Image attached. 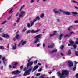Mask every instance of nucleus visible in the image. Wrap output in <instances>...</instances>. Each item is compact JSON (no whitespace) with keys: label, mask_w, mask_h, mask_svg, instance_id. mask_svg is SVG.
<instances>
[{"label":"nucleus","mask_w":78,"mask_h":78,"mask_svg":"<svg viewBox=\"0 0 78 78\" xmlns=\"http://www.w3.org/2000/svg\"><path fill=\"white\" fill-rule=\"evenodd\" d=\"M33 64V63L32 62H30L27 64V68H28V67H29H29V69L26 71L24 73V76H26L27 75H29L30 74V72H31V70H32V69H33V67L31 66H32Z\"/></svg>","instance_id":"1"},{"label":"nucleus","mask_w":78,"mask_h":78,"mask_svg":"<svg viewBox=\"0 0 78 78\" xmlns=\"http://www.w3.org/2000/svg\"><path fill=\"white\" fill-rule=\"evenodd\" d=\"M53 11L55 14H58V13H61V12H63V14H66V15H71V13H69V12L66 11L63 12V10L61 9H60L58 11V8H57L54 9Z\"/></svg>","instance_id":"2"},{"label":"nucleus","mask_w":78,"mask_h":78,"mask_svg":"<svg viewBox=\"0 0 78 78\" xmlns=\"http://www.w3.org/2000/svg\"><path fill=\"white\" fill-rule=\"evenodd\" d=\"M57 74L58 76H61L60 78H65L66 77V76L68 75V71L65 70L62 72V73L58 72Z\"/></svg>","instance_id":"3"},{"label":"nucleus","mask_w":78,"mask_h":78,"mask_svg":"<svg viewBox=\"0 0 78 78\" xmlns=\"http://www.w3.org/2000/svg\"><path fill=\"white\" fill-rule=\"evenodd\" d=\"M41 34H39L37 36H36L34 37V39H36L34 41V42H33V44H36L37 42H39V38L41 37Z\"/></svg>","instance_id":"4"},{"label":"nucleus","mask_w":78,"mask_h":78,"mask_svg":"<svg viewBox=\"0 0 78 78\" xmlns=\"http://www.w3.org/2000/svg\"><path fill=\"white\" fill-rule=\"evenodd\" d=\"M25 16V12L23 11H22L21 12L20 14L19 15V17L20 18L22 17H23Z\"/></svg>","instance_id":"5"},{"label":"nucleus","mask_w":78,"mask_h":78,"mask_svg":"<svg viewBox=\"0 0 78 78\" xmlns=\"http://www.w3.org/2000/svg\"><path fill=\"white\" fill-rule=\"evenodd\" d=\"M2 36L3 37H5V38H6V39H9L10 37L9 36L8 34H4Z\"/></svg>","instance_id":"6"},{"label":"nucleus","mask_w":78,"mask_h":78,"mask_svg":"<svg viewBox=\"0 0 78 78\" xmlns=\"http://www.w3.org/2000/svg\"><path fill=\"white\" fill-rule=\"evenodd\" d=\"M21 72L20 71H19V70L14 71L12 73V74H15V75H17V74H19Z\"/></svg>","instance_id":"7"},{"label":"nucleus","mask_w":78,"mask_h":78,"mask_svg":"<svg viewBox=\"0 0 78 78\" xmlns=\"http://www.w3.org/2000/svg\"><path fill=\"white\" fill-rule=\"evenodd\" d=\"M68 66L70 67H71L72 66H73V63L72 62V61L69 60L68 61Z\"/></svg>","instance_id":"8"},{"label":"nucleus","mask_w":78,"mask_h":78,"mask_svg":"<svg viewBox=\"0 0 78 78\" xmlns=\"http://www.w3.org/2000/svg\"><path fill=\"white\" fill-rule=\"evenodd\" d=\"M69 43L71 44H68V46H70V45L71 46H73V45H74L75 44V43L71 40L69 41Z\"/></svg>","instance_id":"9"},{"label":"nucleus","mask_w":78,"mask_h":78,"mask_svg":"<svg viewBox=\"0 0 78 78\" xmlns=\"http://www.w3.org/2000/svg\"><path fill=\"white\" fill-rule=\"evenodd\" d=\"M38 67L39 66H38V65H36L32 69V72H34V71H35L36 70H37V69H38Z\"/></svg>","instance_id":"10"},{"label":"nucleus","mask_w":78,"mask_h":78,"mask_svg":"<svg viewBox=\"0 0 78 78\" xmlns=\"http://www.w3.org/2000/svg\"><path fill=\"white\" fill-rule=\"evenodd\" d=\"M36 21H37V20L34 19L33 21L30 22L31 23V24L30 25L31 27L34 25V22H36Z\"/></svg>","instance_id":"11"},{"label":"nucleus","mask_w":78,"mask_h":78,"mask_svg":"<svg viewBox=\"0 0 78 78\" xmlns=\"http://www.w3.org/2000/svg\"><path fill=\"white\" fill-rule=\"evenodd\" d=\"M39 31V30H37L36 31H34L33 30H30V33H37Z\"/></svg>","instance_id":"12"},{"label":"nucleus","mask_w":78,"mask_h":78,"mask_svg":"<svg viewBox=\"0 0 78 78\" xmlns=\"http://www.w3.org/2000/svg\"><path fill=\"white\" fill-rule=\"evenodd\" d=\"M17 47V44H16V43H15V45H13L12 47V49L13 50H15L16 48Z\"/></svg>","instance_id":"13"},{"label":"nucleus","mask_w":78,"mask_h":78,"mask_svg":"<svg viewBox=\"0 0 78 78\" xmlns=\"http://www.w3.org/2000/svg\"><path fill=\"white\" fill-rule=\"evenodd\" d=\"M56 52H57V49H55V50H53L52 51H50V53H55Z\"/></svg>","instance_id":"14"},{"label":"nucleus","mask_w":78,"mask_h":78,"mask_svg":"<svg viewBox=\"0 0 78 78\" xmlns=\"http://www.w3.org/2000/svg\"><path fill=\"white\" fill-rule=\"evenodd\" d=\"M26 43H27L26 41H24L23 42L22 41V42H21V45H25Z\"/></svg>","instance_id":"15"},{"label":"nucleus","mask_w":78,"mask_h":78,"mask_svg":"<svg viewBox=\"0 0 78 78\" xmlns=\"http://www.w3.org/2000/svg\"><path fill=\"white\" fill-rule=\"evenodd\" d=\"M54 46V44H53L52 45H49L48 46V48H53Z\"/></svg>","instance_id":"16"},{"label":"nucleus","mask_w":78,"mask_h":78,"mask_svg":"<svg viewBox=\"0 0 78 78\" xmlns=\"http://www.w3.org/2000/svg\"><path fill=\"white\" fill-rule=\"evenodd\" d=\"M35 20H39L41 19L38 16H37L35 18Z\"/></svg>","instance_id":"17"},{"label":"nucleus","mask_w":78,"mask_h":78,"mask_svg":"<svg viewBox=\"0 0 78 78\" xmlns=\"http://www.w3.org/2000/svg\"><path fill=\"white\" fill-rule=\"evenodd\" d=\"M62 36H63V34H61L59 36V40H61V39H62Z\"/></svg>","instance_id":"18"},{"label":"nucleus","mask_w":78,"mask_h":78,"mask_svg":"<svg viewBox=\"0 0 78 78\" xmlns=\"http://www.w3.org/2000/svg\"><path fill=\"white\" fill-rule=\"evenodd\" d=\"M72 53H71V50H69L68 51V55H70Z\"/></svg>","instance_id":"19"},{"label":"nucleus","mask_w":78,"mask_h":78,"mask_svg":"<svg viewBox=\"0 0 78 78\" xmlns=\"http://www.w3.org/2000/svg\"><path fill=\"white\" fill-rule=\"evenodd\" d=\"M23 40H22L19 43V44L18 45V47H20V45H21V44H22V42H23Z\"/></svg>","instance_id":"20"},{"label":"nucleus","mask_w":78,"mask_h":78,"mask_svg":"<svg viewBox=\"0 0 78 78\" xmlns=\"http://www.w3.org/2000/svg\"><path fill=\"white\" fill-rule=\"evenodd\" d=\"M72 14H74L75 15H77L78 14V13L75 12H71Z\"/></svg>","instance_id":"21"},{"label":"nucleus","mask_w":78,"mask_h":78,"mask_svg":"<svg viewBox=\"0 0 78 78\" xmlns=\"http://www.w3.org/2000/svg\"><path fill=\"white\" fill-rule=\"evenodd\" d=\"M19 34H17L16 35V36H15V37L16 38V39L18 40V39H19Z\"/></svg>","instance_id":"22"},{"label":"nucleus","mask_w":78,"mask_h":78,"mask_svg":"<svg viewBox=\"0 0 78 78\" xmlns=\"http://www.w3.org/2000/svg\"><path fill=\"white\" fill-rule=\"evenodd\" d=\"M27 27L28 28H30L31 26V25H30V24L29 23H28L27 24Z\"/></svg>","instance_id":"23"},{"label":"nucleus","mask_w":78,"mask_h":78,"mask_svg":"<svg viewBox=\"0 0 78 78\" xmlns=\"http://www.w3.org/2000/svg\"><path fill=\"white\" fill-rule=\"evenodd\" d=\"M44 14H42L40 15L41 18H42L44 17Z\"/></svg>","instance_id":"24"},{"label":"nucleus","mask_w":78,"mask_h":78,"mask_svg":"<svg viewBox=\"0 0 78 78\" xmlns=\"http://www.w3.org/2000/svg\"><path fill=\"white\" fill-rule=\"evenodd\" d=\"M67 36H68V37H70V35H69L68 34L65 35L64 37H65V38L66 37H67Z\"/></svg>","instance_id":"25"},{"label":"nucleus","mask_w":78,"mask_h":78,"mask_svg":"<svg viewBox=\"0 0 78 78\" xmlns=\"http://www.w3.org/2000/svg\"><path fill=\"white\" fill-rule=\"evenodd\" d=\"M74 48L76 49V47L77 46L76 45V44H73V45Z\"/></svg>","instance_id":"26"},{"label":"nucleus","mask_w":78,"mask_h":78,"mask_svg":"<svg viewBox=\"0 0 78 78\" xmlns=\"http://www.w3.org/2000/svg\"><path fill=\"white\" fill-rule=\"evenodd\" d=\"M55 35H56V34L55 33L53 34H51L50 35V36H51V37L52 36H53Z\"/></svg>","instance_id":"27"},{"label":"nucleus","mask_w":78,"mask_h":78,"mask_svg":"<svg viewBox=\"0 0 78 78\" xmlns=\"http://www.w3.org/2000/svg\"><path fill=\"white\" fill-rule=\"evenodd\" d=\"M18 64V63H17V62H15V64H14L13 66H17V65Z\"/></svg>","instance_id":"28"},{"label":"nucleus","mask_w":78,"mask_h":78,"mask_svg":"<svg viewBox=\"0 0 78 78\" xmlns=\"http://www.w3.org/2000/svg\"><path fill=\"white\" fill-rule=\"evenodd\" d=\"M74 62H75V64H74V66H76V65L77 64H78V62H76L75 61H74Z\"/></svg>","instance_id":"29"},{"label":"nucleus","mask_w":78,"mask_h":78,"mask_svg":"<svg viewBox=\"0 0 78 78\" xmlns=\"http://www.w3.org/2000/svg\"><path fill=\"white\" fill-rule=\"evenodd\" d=\"M42 70V68L41 67L39 69L38 71V72H41Z\"/></svg>","instance_id":"30"},{"label":"nucleus","mask_w":78,"mask_h":78,"mask_svg":"<svg viewBox=\"0 0 78 78\" xmlns=\"http://www.w3.org/2000/svg\"><path fill=\"white\" fill-rule=\"evenodd\" d=\"M7 21H5L3 22L1 24V25H3V24H5V23H6V22Z\"/></svg>","instance_id":"31"},{"label":"nucleus","mask_w":78,"mask_h":78,"mask_svg":"<svg viewBox=\"0 0 78 78\" xmlns=\"http://www.w3.org/2000/svg\"><path fill=\"white\" fill-rule=\"evenodd\" d=\"M75 55H76L77 56H78V51L75 52Z\"/></svg>","instance_id":"32"},{"label":"nucleus","mask_w":78,"mask_h":78,"mask_svg":"<svg viewBox=\"0 0 78 78\" xmlns=\"http://www.w3.org/2000/svg\"><path fill=\"white\" fill-rule=\"evenodd\" d=\"M12 9L11 10L9 11V13H12L13 11H12Z\"/></svg>","instance_id":"33"},{"label":"nucleus","mask_w":78,"mask_h":78,"mask_svg":"<svg viewBox=\"0 0 78 78\" xmlns=\"http://www.w3.org/2000/svg\"><path fill=\"white\" fill-rule=\"evenodd\" d=\"M4 48V47H3V46H0V49L2 50Z\"/></svg>","instance_id":"34"},{"label":"nucleus","mask_w":78,"mask_h":78,"mask_svg":"<svg viewBox=\"0 0 78 78\" xmlns=\"http://www.w3.org/2000/svg\"><path fill=\"white\" fill-rule=\"evenodd\" d=\"M15 62H12L11 64L12 65V66H14V64H15Z\"/></svg>","instance_id":"35"},{"label":"nucleus","mask_w":78,"mask_h":78,"mask_svg":"<svg viewBox=\"0 0 78 78\" xmlns=\"http://www.w3.org/2000/svg\"><path fill=\"white\" fill-rule=\"evenodd\" d=\"M20 20V18H18L17 20H16V22H19Z\"/></svg>","instance_id":"36"},{"label":"nucleus","mask_w":78,"mask_h":78,"mask_svg":"<svg viewBox=\"0 0 78 78\" xmlns=\"http://www.w3.org/2000/svg\"><path fill=\"white\" fill-rule=\"evenodd\" d=\"M31 33L30 30H28V31H27V34H28V33Z\"/></svg>","instance_id":"37"},{"label":"nucleus","mask_w":78,"mask_h":78,"mask_svg":"<svg viewBox=\"0 0 78 78\" xmlns=\"http://www.w3.org/2000/svg\"><path fill=\"white\" fill-rule=\"evenodd\" d=\"M74 68H73V71H75V70H76V66H74Z\"/></svg>","instance_id":"38"},{"label":"nucleus","mask_w":78,"mask_h":78,"mask_svg":"<svg viewBox=\"0 0 78 78\" xmlns=\"http://www.w3.org/2000/svg\"><path fill=\"white\" fill-rule=\"evenodd\" d=\"M29 67H28V68H27H27H25L24 69V71H26L27 70V69H29Z\"/></svg>","instance_id":"39"},{"label":"nucleus","mask_w":78,"mask_h":78,"mask_svg":"<svg viewBox=\"0 0 78 78\" xmlns=\"http://www.w3.org/2000/svg\"><path fill=\"white\" fill-rule=\"evenodd\" d=\"M23 66L22 65L20 67V70H22V68H23Z\"/></svg>","instance_id":"40"},{"label":"nucleus","mask_w":78,"mask_h":78,"mask_svg":"<svg viewBox=\"0 0 78 78\" xmlns=\"http://www.w3.org/2000/svg\"><path fill=\"white\" fill-rule=\"evenodd\" d=\"M75 44L78 45V41H76L75 43Z\"/></svg>","instance_id":"41"},{"label":"nucleus","mask_w":78,"mask_h":78,"mask_svg":"<svg viewBox=\"0 0 78 78\" xmlns=\"http://www.w3.org/2000/svg\"><path fill=\"white\" fill-rule=\"evenodd\" d=\"M37 60H36L34 61V63L35 64H37Z\"/></svg>","instance_id":"42"},{"label":"nucleus","mask_w":78,"mask_h":78,"mask_svg":"<svg viewBox=\"0 0 78 78\" xmlns=\"http://www.w3.org/2000/svg\"><path fill=\"white\" fill-rule=\"evenodd\" d=\"M41 75V74H40L39 73H37L36 74V76H39V75Z\"/></svg>","instance_id":"43"},{"label":"nucleus","mask_w":78,"mask_h":78,"mask_svg":"<svg viewBox=\"0 0 78 78\" xmlns=\"http://www.w3.org/2000/svg\"><path fill=\"white\" fill-rule=\"evenodd\" d=\"M41 45V44L38 43V44H37V47H39Z\"/></svg>","instance_id":"44"},{"label":"nucleus","mask_w":78,"mask_h":78,"mask_svg":"<svg viewBox=\"0 0 78 78\" xmlns=\"http://www.w3.org/2000/svg\"><path fill=\"white\" fill-rule=\"evenodd\" d=\"M26 31V29H23L22 31V33H23V32H25Z\"/></svg>","instance_id":"45"},{"label":"nucleus","mask_w":78,"mask_h":78,"mask_svg":"<svg viewBox=\"0 0 78 78\" xmlns=\"http://www.w3.org/2000/svg\"><path fill=\"white\" fill-rule=\"evenodd\" d=\"M63 48H64V46H63V45L61 46L60 47L61 49H63Z\"/></svg>","instance_id":"46"},{"label":"nucleus","mask_w":78,"mask_h":78,"mask_svg":"<svg viewBox=\"0 0 78 78\" xmlns=\"http://www.w3.org/2000/svg\"><path fill=\"white\" fill-rule=\"evenodd\" d=\"M60 55H61V56H64V54H63V53H60Z\"/></svg>","instance_id":"47"},{"label":"nucleus","mask_w":78,"mask_h":78,"mask_svg":"<svg viewBox=\"0 0 78 78\" xmlns=\"http://www.w3.org/2000/svg\"><path fill=\"white\" fill-rule=\"evenodd\" d=\"M41 78H44V75H43L41 76Z\"/></svg>","instance_id":"48"},{"label":"nucleus","mask_w":78,"mask_h":78,"mask_svg":"<svg viewBox=\"0 0 78 78\" xmlns=\"http://www.w3.org/2000/svg\"><path fill=\"white\" fill-rule=\"evenodd\" d=\"M74 23H78V20L74 21Z\"/></svg>","instance_id":"49"},{"label":"nucleus","mask_w":78,"mask_h":78,"mask_svg":"<svg viewBox=\"0 0 78 78\" xmlns=\"http://www.w3.org/2000/svg\"><path fill=\"white\" fill-rule=\"evenodd\" d=\"M5 57H4L3 58H2V61H4V60H5Z\"/></svg>","instance_id":"50"},{"label":"nucleus","mask_w":78,"mask_h":78,"mask_svg":"<svg viewBox=\"0 0 78 78\" xmlns=\"http://www.w3.org/2000/svg\"><path fill=\"white\" fill-rule=\"evenodd\" d=\"M76 78H78V74H77L76 75Z\"/></svg>","instance_id":"51"},{"label":"nucleus","mask_w":78,"mask_h":78,"mask_svg":"<svg viewBox=\"0 0 78 78\" xmlns=\"http://www.w3.org/2000/svg\"><path fill=\"white\" fill-rule=\"evenodd\" d=\"M3 61V63L4 64H5V62H6V61L4 60Z\"/></svg>","instance_id":"52"},{"label":"nucleus","mask_w":78,"mask_h":78,"mask_svg":"<svg viewBox=\"0 0 78 78\" xmlns=\"http://www.w3.org/2000/svg\"><path fill=\"white\" fill-rule=\"evenodd\" d=\"M45 67L46 68H48V65H46Z\"/></svg>","instance_id":"53"},{"label":"nucleus","mask_w":78,"mask_h":78,"mask_svg":"<svg viewBox=\"0 0 78 78\" xmlns=\"http://www.w3.org/2000/svg\"><path fill=\"white\" fill-rule=\"evenodd\" d=\"M23 7H24V6H23L22 7L20 10V11H21L22 10V8H23Z\"/></svg>","instance_id":"54"},{"label":"nucleus","mask_w":78,"mask_h":78,"mask_svg":"<svg viewBox=\"0 0 78 78\" xmlns=\"http://www.w3.org/2000/svg\"><path fill=\"white\" fill-rule=\"evenodd\" d=\"M68 30L69 31H70V27H69L68 29Z\"/></svg>","instance_id":"55"},{"label":"nucleus","mask_w":78,"mask_h":78,"mask_svg":"<svg viewBox=\"0 0 78 78\" xmlns=\"http://www.w3.org/2000/svg\"><path fill=\"white\" fill-rule=\"evenodd\" d=\"M45 43H44L43 44V47L44 48L45 47Z\"/></svg>","instance_id":"56"},{"label":"nucleus","mask_w":78,"mask_h":78,"mask_svg":"<svg viewBox=\"0 0 78 78\" xmlns=\"http://www.w3.org/2000/svg\"><path fill=\"white\" fill-rule=\"evenodd\" d=\"M70 34H74V32H70Z\"/></svg>","instance_id":"57"},{"label":"nucleus","mask_w":78,"mask_h":78,"mask_svg":"<svg viewBox=\"0 0 78 78\" xmlns=\"http://www.w3.org/2000/svg\"><path fill=\"white\" fill-rule=\"evenodd\" d=\"M34 2V0H31V3H33Z\"/></svg>","instance_id":"58"},{"label":"nucleus","mask_w":78,"mask_h":78,"mask_svg":"<svg viewBox=\"0 0 78 78\" xmlns=\"http://www.w3.org/2000/svg\"><path fill=\"white\" fill-rule=\"evenodd\" d=\"M0 41H3V38L0 37Z\"/></svg>","instance_id":"59"},{"label":"nucleus","mask_w":78,"mask_h":78,"mask_svg":"<svg viewBox=\"0 0 78 78\" xmlns=\"http://www.w3.org/2000/svg\"><path fill=\"white\" fill-rule=\"evenodd\" d=\"M9 68H11V65H9Z\"/></svg>","instance_id":"60"},{"label":"nucleus","mask_w":78,"mask_h":78,"mask_svg":"<svg viewBox=\"0 0 78 78\" xmlns=\"http://www.w3.org/2000/svg\"><path fill=\"white\" fill-rule=\"evenodd\" d=\"M16 24H17V23H15L13 24V26H16Z\"/></svg>","instance_id":"61"},{"label":"nucleus","mask_w":78,"mask_h":78,"mask_svg":"<svg viewBox=\"0 0 78 78\" xmlns=\"http://www.w3.org/2000/svg\"><path fill=\"white\" fill-rule=\"evenodd\" d=\"M74 8H76V9H78V7H76V6H75Z\"/></svg>","instance_id":"62"},{"label":"nucleus","mask_w":78,"mask_h":78,"mask_svg":"<svg viewBox=\"0 0 78 78\" xmlns=\"http://www.w3.org/2000/svg\"><path fill=\"white\" fill-rule=\"evenodd\" d=\"M30 61H31V58H30V59L28 60V62H30Z\"/></svg>","instance_id":"63"},{"label":"nucleus","mask_w":78,"mask_h":78,"mask_svg":"<svg viewBox=\"0 0 78 78\" xmlns=\"http://www.w3.org/2000/svg\"><path fill=\"white\" fill-rule=\"evenodd\" d=\"M43 0V2H46L47 0Z\"/></svg>","instance_id":"64"}]
</instances>
